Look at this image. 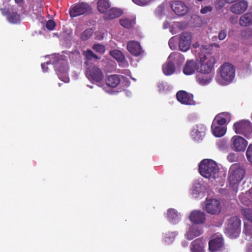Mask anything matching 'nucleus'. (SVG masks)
<instances>
[{"instance_id":"obj_56","label":"nucleus","mask_w":252,"mask_h":252,"mask_svg":"<svg viewBox=\"0 0 252 252\" xmlns=\"http://www.w3.org/2000/svg\"><path fill=\"white\" fill-rule=\"evenodd\" d=\"M169 26V23L167 21H165L163 24V28L167 29Z\"/></svg>"},{"instance_id":"obj_46","label":"nucleus","mask_w":252,"mask_h":252,"mask_svg":"<svg viewBox=\"0 0 252 252\" xmlns=\"http://www.w3.org/2000/svg\"><path fill=\"white\" fill-rule=\"evenodd\" d=\"M135 4L140 6H145L154 1V0H132Z\"/></svg>"},{"instance_id":"obj_2","label":"nucleus","mask_w":252,"mask_h":252,"mask_svg":"<svg viewBox=\"0 0 252 252\" xmlns=\"http://www.w3.org/2000/svg\"><path fill=\"white\" fill-rule=\"evenodd\" d=\"M210 49L206 46H203L198 51L197 60V71L203 74H209L216 63L215 57L210 53Z\"/></svg>"},{"instance_id":"obj_10","label":"nucleus","mask_w":252,"mask_h":252,"mask_svg":"<svg viewBox=\"0 0 252 252\" xmlns=\"http://www.w3.org/2000/svg\"><path fill=\"white\" fill-rule=\"evenodd\" d=\"M231 149L236 152H244L248 145V141L240 135H234L230 139Z\"/></svg>"},{"instance_id":"obj_34","label":"nucleus","mask_w":252,"mask_h":252,"mask_svg":"<svg viewBox=\"0 0 252 252\" xmlns=\"http://www.w3.org/2000/svg\"><path fill=\"white\" fill-rule=\"evenodd\" d=\"M120 24L125 28H131L135 24V19L132 17L123 18L120 20Z\"/></svg>"},{"instance_id":"obj_38","label":"nucleus","mask_w":252,"mask_h":252,"mask_svg":"<svg viewBox=\"0 0 252 252\" xmlns=\"http://www.w3.org/2000/svg\"><path fill=\"white\" fill-rule=\"evenodd\" d=\"M7 19L12 24H17L20 22V16L16 13H10L7 15Z\"/></svg>"},{"instance_id":"obj_40","label":"nucleus","mask_w":252,"mask_h":252,"mask_svg":"<svg viewBox=\"0 0 252 252\" xmlns=\"http://www.w3.org/2000/svg\"><path fill=\"white\" fill-rule=\"evenodd\" d=\"M165 4L162 3L158 5L155 10V15L159 19H160L164 14Z\"/></svg>"},{"instance_id":"obj_33","label":"nucleus","mask_w":252,"mask_h":252,"mask_svg":"<svg viewBox=\"0 0 252 252\" xmlns=\"http://www.w3.org/2000/svg\"><path fill=\"white\" fill-rule=\"evenodd\" d=\"M239 24L243 27L252 25V12H248L243 15L239 20Z\"/></svg>"},{"instance_id":"obj_55","label":"nucleus","mask_w":252,"mask_h":252,"mask_svg":"<svg viewBox=\"0 0 252 252\" xmlns=\"http://www.w3.org/2000/svg\"><path fill=\"white\" fill-rule=\"evenodd\" d=\"M181 246L183 248H187L189 246V242L186 240H183L181 242Z\"/></svg>"},{"instance_id":"obj_20","label":"nucleus","mask_w":252,"mask_h":252,"mask_svg":"<svg viewBox=\"0 0 252 252\" xmlns=\"http://www.w3.org/2000/svg\"><path fill=\"white\" fill-rule=\"evenodd\" d=\"M90 9L89 6L85 3H81L76 5L70 10V15L71 17H76L82 15Z\"/></svg>"},{"instance_id":"obj_22","label":"nucleus","mask_w":252,"mask_h":252,"mask_svg":"<svg viewBox=\"0 0 252 252\" xmlns=\"http://www.w3.org/2000/svg\"><path fill=\"white\" fill-rule=\"evenodd\" d=\"M248 2L244 0H241L232 4L230 8V11L236 14H241L244 12L248 8Z\"/></svg>"},{"instance_id":"obj_11","label":"nucleus","mask_w":252,"mask_h":252,"mask_svg":"<svg viewBox=\"0 0 252 252\" xmlns=\"http://www.w3.org/2000/svg\"><path fill=\"white\" fill-rule=\"evenodd\" d=\"M176 58H182V54L178 52L171 53L166 62L163 64L162 71L165 75H171L174 73L175 67L172 61L175 60Z\"/></svg>"},{"instance_id":"obj_39","label":"nucleus","mask_w":252,"mask_h":252,"mask_svg":"<svg viewBox=\"0 0 252 252\" xmlns=\"http://www.w3.org/2000/svg\"><path fill=\"white\" fill-rule=\"evenodd\" d=\"M216 145L217 148L222 151H226L229 149L227 141L224 139L219 140L216 143Z\"/></svg>"},{"instance_id":"obj_12","label":"nucleus","mask_w":252,"mask_h":252,"mask_svg":"<svg viewBox=\"0 0 252 252\" xmlns=\"http://www.w3.org/2000/svg\"><path fill=\"white\" fill-rule=\"evenodd\" d=\"M204 204L203 209L209 214H216L220 211V203L217 199L206 198Z\"/></svg>"},{"instance_id":"obj_51","label":"nucleus","mask_w":252,"mask_h":252,"mask_svg":"<svg viewBox=\"0 0 252 252\" xmlns=\"http://www.w3.org/2000/svg\"><path fill=\"white\" fill-rule=\"evenodd\" d=\"M227 32L225 30H221L219 34V38L220 40H223L226 36Z\"/></svg>"},{"instance_id":"obj_1","label":"nucleus","mask_w":252,"mask_h":252,"mask_svg":"<svg viewBox=\"0 0 252 252\" xmlns=\"http://www.w3.org/2000/svg\"><path fill=\"white\" fill-rule=\"evenodd\" d=\"M45 58H49L50 61H47L41 64L43 71L44 72H47L48 67H46V65L52 63L54 65L55 70L59 79L65 83H68L69 82V78L66 74L68 71V65L66 61L63 59L59 55L57 54L46 56Z\"/></svg>"},{"instance_id":"obj_53","label":"nucleus","mask_w":252,"mask_h":252,"mask_svg":"<svg viewBox=\"0 0 252 252\" xmlns=\"http://www.w3.org/2000/svg\"><path fill=\"white\" fill-rule=\"evenodd\" d=\"M182 58H176L175 60L172 61L173 63L174 64L175 63L179 64L180 63H181L185 60L184 57H183V56L182 55Z\"/></svg>"},{"instance_id":"obj_45","label":"nucleus","mask_w":252,"mask_h":252,"mask_svg":"<svg viewBox=\"0 0 252 252\" xmlns=\"http://www.w3.org/2000/svg\"><path fill=\"white\" fill-rule=\"evenodd\" d=\"M179 40V38L176 36H173L171 38L169 41L168 44L170 48L172 50H174L177 47V42Z\"/></svg>"},{"instance_id":"obj_15","label":"nucleus","mask_w":252,"mask_h":252,"mask_svg":"<svg viewBox=\"0 0 252 252\" xmlns=\"http://www.w3.org/2000/svg\"><path fill=\"white\" fill-rule=\"evenodd\" d=\"M164 216L167 220L172 224L178 223L182 219L181 213L174 208L167 209Z\"/></svg>"},{"instance_id":"obj_29","label":"nucleus","mask_w":252,"mask_h":252,"mask_svg":"<svg viewBox=\"0 0 252 252\" xmlns=\"http://www.w3.org/2000/svg\"><path fill=\"white\" fill-rule=\"evenodd\" d=\"M120 82V79L119 76L117 75H112L109 76L106 80V86L110 87L112 88H115L117 87ZM103 89L105 91L108 93H110L109 90H106L105 87V85H103Z\"/></svg>"},{"instance_id":"obj_26","label":"nucleus","mask_w":252,"mask_h":252,"mask_svg":"<svg viewBox=\"0 0 252 252\" xmlns=\"http://www.w3.org/2000/svg\"><path fill=\"white\" fill-rule=\"evenodd\" d=\"M197 70V65L193 60L188 61L183 68V73L187 75L193 74Z\"/></svg>"},{"instance_id":"obj_57","label":"nucleus","mask_w":252,"mask_h":252,"mask_svg":"<svg viewBox=\"0 0 252 252\" xmlns=\"http://www.w3.org/2000/svg\"><path fill=\"white\" fill-rule=\"evenodd\" d=\"M246 195L250 196L252 199V188L249 190L248 192H246Z\"/></svg>"},{"instance_id":"obj_43","label":"nucleus","mask_w":252,"mask_h":252,"mask_svg":"<svg viewBox=\"0 0 252 252\" xmlns=\"http://www.w3.org/2000/svg\"><path fill=\"white\" fill-rule=\"evenodd\" d=\"M93 33V31L92 29H87L81 34V38L83 40H86L92 36Z\"/></svg>"},{"instance_id":"obj_47","label":"nucleus","mask_w":252,"mask_h":252,"mask_svg":"<svg viewBox=\"0 0 252 252\" xmlns=\"http://www.w3.org/2000/svg\"><path fill=\"white\" fill-rule=\"evenodd\" d=\"M192 46L195 49V56L196 57H197V55H198V51L200 50V49L203 47V46H206L207 47V48H208L209 49H210V48H209V46L206 45H202L201 46H200L199 44L197 43V42H196L195 43H194L193 45H192Z\"/></svg>"},{"instance_id":"obj_52","label":"nucleus","mask_w":252,"mask_h":252,"mask_svg":"<svg viewBox=\"0 0 252 252\" xmlns=\"http://www.w3.org/2000/svg\"><path fill=\"white\" fill-rule=\"evenodd\" d=\"M212 7L211 6H206L201 8L200 12L202 14H206L209 12L211 11Z\"/></svg>"},{"instance_id":"obj_5","label":"nucleus","mask_w":252,"mask_h":252,"mask_svg":"<svg viewBox=\"0 0 252 252\" xmlns=\"http://www.w3.org/2000/svg\"><path fill=\"white\" fill-rule=\"evenodd\" d=\"M245 174L244 169L239 165L233 164L229 171V185L232 190L236 192L239 183L243 179Z\"/></svg>"},{"instance_id":"obj_59","label":"nucleus","mask_w":252,"mask_h":252,"mask_svg":"<svg viewBox=\"0 0 252 252\" xmlns=\"http://www.w3.org/2000/svg\"><path fill=\"white\" fill-rule=\"evenodd\" d=\"M247 252H252V245L249 247Z\"/></svg>"},{"instance_id":"obj_19","label":"nucleus","mask_w":252,"mask_h":252,"mask_svg":"<svg viewBox=\"0 0 252 252\" xmlns=\"http://www.w3.org/2000/svg\"><path fill=\"white\" fill-rule=\"evenodd\" d=\"M177 100L182 104L185 105H194L193 95L185 91H180L176 94Z\"/></svg>"},{"instance_id":"obj_50","label":"nucleus","mask_w":252,"mask_h":252,"mask_svg":"<svg viewBox=\"0 0 252 252\" xmlns=\"http://www.w3.org/2000/svg\"><path fill=\"white\" fill-rule=\"evenodd\" d=\"M247 158H252V144H250L246 151V153Z\"/></svg>"},{"instance_id":"obj_6","label":"nucleus","mask_w":252,"mask_h":252,"mask_svg":"<svg viewBox=\"0 0 252 252\" xmlns=\"http://www.w3.org/2000/svg\"><path fill=\"white\" fill-rule=\"evenodd\" d=\"M240 225L241 221L237 217H231L226 224L225 234L230 238L238 237L241 232Z\"/></svg>"},{"instance_id":"obj_62","label":"nucleus","mask_w":252,"mask_h":252,"mask_svg":"<svg viewBox=\"0 0 252 252\" xmlns=\"http://www.w3.org/2000/svg\"><path fill=\"white\" fill-rule=\"evenodd\" d=\"M249 159V161L252 163V158H248Z\"/></svg>"},{"instance_id":"obj_63","label":"nucleus","mask_w":252,"mask_h":252,"mask_svg":"<svg viewBox=\"0 0 252 252\" xmlns=\"http://www.w3.org/2000/svg\"><path fill=\"white\" fill-rule=\"evenodd\" d=\"M1 11L2 13L4 14V9L1 8Z\"/></svg>"},{"instance_id":"obj_30","label":"nucleus","mask_w":252,"mask_h":252,"mask_svg":"<svg viewBox=\"0 0 252 252\" xmlns=\"http://www.w3.org/2000/svg\"><path fill=\"white\" fill-rule=\"evenodd\" d=\"M122 13L123 11L121 9L112 8L104 14V18L108 20L113 19L120 16Z\"/></svg>"},{"instance_id":"obj_48","label":"nucleus","mask_w":252,"mask_h":252,"mask_svg":"<svg viewBox=\"0 0 252 252\" xmlns=\"http://www.w3.org/2000/svg\"><path fill=\"white\" fill-rule=\"evenodd\" d=\"M55 23L52 20H48L46 24V27L47 29L50 31H52L54 29L55 27Z\"/></svg>"},{"instance_id":"obj_14","label":"nucleus","mask_w":252,"mask_h":252,"mask_svg":"<svg viewBox=\"0 0 252 252\" xmlns=\"http://www.w3.org/2000/svg\"><path fill=\"white\" fill-rule=\"evenodd\" d=\"M189 219L193 224L196 225L204 224L206 220L205 214L198 210L191 211L189 216Z\"/></svg>"},{"instance_id":"obj_35","label":"nucleus","mask_w":252,"mask_h":252,"mask_svg":"<svg viewBox=\"0 0 252 252\" xmlns=\"http://www.w3.org/2000/svg\"><path fill=\"white\" fill-rule=\"evenodd\" d=\"M110 7L108 0H99L97 2V8L99 11L105 13Z\"/></svg>"},{"instance_id":"obj_64","label":"nucleus","mask_w":252,"mask_h":252,"mask_svg":"<svg viewBox=\"0 0 252 252\" xmlns=\"http://www.w3.org/2000/svg\"><path fill=\"white\" fill-rule=\"evenodd\" d=\"M221 1H223V0H218V4Z\"/></svg>"},{"instance_id":"obj_21","label":"nucleus","mask_w":252,"mask_h":252,"mask_svg":"<svg viewBox=\"0 0 252 252\" xmlns=\"http://www.w3.org/2000/svg\"><path fill=\"white\" fill-rule=\"evenodd\" d=\"M171 8L174 12L179 16L185 14L188 11V8L183 2L175 1L171 4Z\"/></svg>"},{"instance_id":"obj_17","label":"nucleus","mask_w":252,"mask_h":252,"mask_svg":"<svg viewBox=\"0 0 252 252\" xmlns=\"http://www.w3.org/2000/svg\"><path fill=\"white\" fill-rule=\"evenodd\" d=\"M203 229L201 227L195 224H190L187 229L185 237L189 240H191L194 238L200 236L203 233Z\"/></svg>"},{"instance_id":"obj_4","label":"nucleus","mask_w":252,"mask_h":252,"mask_svg":"<svg viewBox=\"0 0 252 252\" xmlns=\"http://www.w3.org/2000/svg\"><path fill=\"white\" fill-rule=\"evenodd\" d=\"M200 174L209 180H215L219 176V168L217 163L210 158H204L199 166Z\"/></svg>"},{"instance_id":"obj_54","label":"nucleus","mask_w":252,"mask_h":252,"mask_svg":"<svg viewBox=\"0 0 252 252\" xmlns=\"http://www.w3.org/2000/svg\"><path fill=\"white\" fill-rule=\"evenodd\" d=\"M244 197V195H241L240 197V199L241 200L242 203L245 205H248L250 202L249 200H244L243 198Z\"/></svg>"},{"instance_id":"obj_41","label":"nucleus","mask_w":252,"mask_h":252,"mask_svg":"<svg viewBox=\"0 0 252 252\" xmlns=\"http://www.w3.org/2000/svg\"><path fill=\"white\" fill-rule=\"evenodd\" d=\"M241 36L245 39L252 41V29H248L243 31L241 33Z\"/></svg>"},{"instance_id":"obj_27","label":"nucleus","mask_w":252,"mask_h":252,"mask_svg":"<svg viewBox=\"0 0 252 252\" xmlns=\"http://www.w3.org/2000/svg\"><path fill=\"white\" fill-rule=\"evenodd\" d=\"M110 54L113 58L119 63L120 66L124 67L128 66V63L126 61L125 56L121 51L114 50L111 51Z\"/></svg>"},{"instance_id":"obj_37","label":"nucleus","mask_w":252,"mask_h":252,"mask_svg":"<svg viewBox=\"0 0 252 252\" xmlns=\"http://www.w3.org/2000/svg\"><path fill=\"white\" fill-rule=\"evenodd\" d=\"M242 214L244 218V221L252 223V209L245 208L243 209Z\"/></svg>"},{"instance_id":"obj_28","label":"nucleus","mask_w":252,"mask_h":252,"mask_svg":"<svg viewBox=\"0 0 252 252\" xmlns=\"http://www.w3.org/2000/svg\"><path fill=\"white\" fill-rule=\"evenodd\" d=\"M231 120V115L227 112H222L218 114L214 118L213 122L218 124L224 125Z\"/></svg>"},{"instance_id":"obj_13","label":"nucleus","mask_w":252,"mask_h":252,"mask_svg":"<svg viewBox=\"0 0 252 252\" xmlns=\"http://www.w3.org/2000/svg\"><path fill=\"white\" fill-rule=\"evenodd\" d=\"M206 130V127L204 125H195L190 129V136L193 140L199 142L205 137Z\"/></svg>"},{"instance_id":"obj_36","label":"nucleus","mask_w":252,"mask_h":252,"mask_svg":"<svg viewBox=\"0 0 252 252\" xmlns=\"http://www.w3.org/2000/svg\"><path fill=\"white\" fill-rule=\"evenodd\" d=\"M244 233L245 234L246 240H252V223L244 221Z\"/></svg>"},{"instance_id":"obj_60","label":"nucleus","mask_w":252,"mask_h":252,"mask_svg":"<svg viewBox=\"0 0 252 252\" xmlns=\"http://www.w3.org/2000/svg\"><path fill=\"white\" fill-rule=\"evenodd\" d=\"M223 3L222 2H221V4H220L219 5L217 6V7L219 8H221L223 6Z\"/></svg>"},{"instance_id":"obj_23","label":"nucleus","mask_w":252,"mask_h":252,"mask_svg":"<svg viewBox=\"0 0 252 252\" xmlns=\"http://www.w3.org/2000/svg\"><path fill=\"white\" fill-rule=\"evenodd\" d=\"M127 49L132 55L135 56H138L143 52L140 44L138 42L133 40L127 43Z\"/></svg>"},{"instance_id":"obj_49","label":"nucleus","mask_w":252,"mask_h":252,"mask_svg":"<svg viewBox=\"0 0 252 252\" xmlns=\"http://www.w3.org/2000/svg\"><path fill=\"white\" fill-rule=\"evenodd\" d=\"M167 83L164 82H159L158 84V87L159 92H163L167 88Z\"/></svg>"},{"instance_id":"obj_61","label":"nucleus","mask_w":252,"mask_h":252,"mask_svg":"<svg viewBox=\"0 0 252 252\" xmlns=\"http://www.w3.org/2000/svg\"><path fill=\"white\" fill-rule=\"evenodd\" d=\"M15 1L17 3H20L22 2L23 0H15Z\"/></svg>"},{"instance_id":"obj_44","label":"nucleus","mask_w":252,"mask_h":252,"mask_svg":"<svg viewBox=\"0 0 252 252\" xmlns=\"http://www.w3.org/2000/svg\"><path fill=\"white\" fill-rule=\"evenodd\" d=\"M93 49L96 52L101 54H103L105 51L104 46L100 44H95L93 46Z\"/></svg>"},{"instance_id":"obj_7","label":"nucleus","mask_w":252,"mask_h":252,"mask_svg":"<svg viewBox=\"0 0 252 252\" xmlns=\"http://www.w3.org/2000/svg\"><path fill=\"white\" fill-rule=\"evenodd\" d=\"M233 129L236 134L243 135L247 139L252 137V124L248 120H242L235 122Z\"/></svg>"},{"instance_id":"obj_9","label":"nucleus","mask_w":252,"mask_h":252,"mask_svg":"<svg viewBox=\"0 0 252 252\" xmlns=\"http://www.w3.org/2000/svg\"><path fill=\"white\" fill-rule=\"evenodd\" d=\"M206 189V185L202 179H195L192 182L190 193L195 198H202Z\"/></svg>"},{"instance_id":"obj_25","label":"nucleus","mask_w":252,"mask_h":252,"mask_svg":"<svg viewBox=\"0 0 252 252\" xmlns=\"http://www.w3.org/2000/svg\"><path fill=\"white\" fill-rule=\"evenodd\" d=\"M223 245V241L221 236L218 235L209 241V249L211 251H218L222 247Z\"/></svg>"},{"instance_id":"obj_24","label":"nucleus","mask_w":252,"mask_h":252,"mask_svg":"<svg viewBox=\"0 0 252 252\" xmlns=\"http://www.w3.org/2000/svg\"><path fill=\"white\" fill-rule=\"evenodd\" d=\"M211 128L213 134L217 137L223 136L225 134L227 129L226 127L224 125L214 122H212Z\"/></svg>"},{"instance_id":"obj_16","label":"nucleus","mask_w":252,"mask_h":252,"mask_svg":"<svg viewBox=\"0 0 252 252\" xmlns=\"http://www.w3.org/2000/svg\"><path fill=\"white\" fill-rule=\"evenodd\" d=\"M191 39V34L189 32L180 34L179 37V49L183 52L187 51L190 48Z\"/></svg>"},{"instance_id":"obj_42","label":"nucleus","mask_w":252,"mask_h":252,"mask_svg":"<svg viewBox=\"0 0 252 252\" xmlns=\"http://www.w3.org/2000/svg\"><path fill=\"white\" fill-rule=\"evenodd\" d=\"M84 55L85 56L86 58L88 60H91L93 58H94L96 60H98L99 58L94 54L92 51L91 50H88L86 51H84L83 53Z\"/></svg>"},{"instance_id":"obj_3","label":"nucleus","mask_w":252,"mask_h":252,"mask_svg":"<svg viewBox=\"0 0 252 252\" xmlns=\"http://www.w3.org/2000/svg\"><path fill=\"white\" fill-rule=\"evenodd\" d=\"M235 76L234 65L229 63H224L218 68L215 80L219 84L224 86L232 83Z\"/></svg>"},{"instance_id":"obj_31","label":"nucleus","mask_w":252,"mask_h":252,"mask_svg":"<svg viewBox=\"0 0 252 252\" xmlns=\"http://www.w3.org/2000/svg\"><path fill=\"white\" fill-rule=\"evenodd\" d=\"M213 78V75L211 74H199L196 76L197 83L201 86H207L209 85Z\"/></svg>"},{"instance_id":"obj_32","label":"nucleus","mask_w":252,"mask_h":252,"mask_svg":"<svg viewBox=\"0 0 252 252\" xmlns=\"http://www.w3.org/2000/svg\"><path fill=\"white\" fill-rule=\"evenodd\" d=\"M178 234V232L176 231H168L163 233L162 234V241L166 244H171L174 242Z\"/></svg>"},{"instance_id":"obj_18","label":"nucleus","mask_w":252,"mask_h":252,"mask_svg":"<svg viewBox=\"0 0 252 252\" xmlns=\"http://www.w3.org/2000/svg\"><path fill=\"white\" fill-rule=\"evenodd\" d=\"M206 241L203 238L192 241L189 246L190 252H206Z\"/></svg>"},{"instance_id":"obj_58","label":"nucleus","mask_w":252,"mask_h":252,"mask_svg":"<svg viewBox=\"0 0 252 252\" xmlns=\"http://www.w3.org/2000/svg\"><path fill=\"white\" fill-rule=\"evenodd\" d=\"M235 156V153L233 152H231L227 156V158H232Z\"/></svg>"},{"instance_id":"obj_8","label":"nucleus","mask_w":252,"mask_h":252,"mask_svg":"<svg viewBox=\"0 0 252 252\" xmlns=\"http://www.w3.org/2000/svg\"><path fill=\"white\" fill-rule=\"evenodd\" d=\"M86 76L93 83H98L100 87H103L100 82L103 79L104 75L101 70L97 66H90L86 71Z\"/></svg>"}]
</instances>
